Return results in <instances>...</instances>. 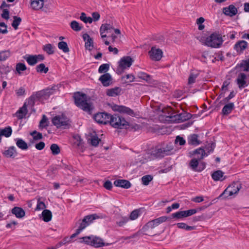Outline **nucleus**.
<instances>
[{"label":"nucleus","mask_w":249,"mask_h":249,"mask_svg":"<svg viewBox=\"0 0 249 249\" xmlns=\"http://www.w3.org/2000/svg\"><path fill=\"white\" fill-rule=\"evenodd\" d=\"M138 77L143 80L148 81L150 79V75L143 72H140L138 73Z\"/></svg>","instance_id":"obj_57"},{"label":"nucleus","mask_w":249,"mask_h":249,"mask_svg":"<svg viewBox=\"0 0 249 249\" xmlns=\"http://www.w3.org/2000/svg\"><path fill=\"white\" fill-rule=\"evenodd\" d=\"M177 225L178 228L185 229L187 231H192L196 229V227L188 226L184 223H178Z\"/></svg>","instance_id":"obj_40"},{"label":"nucleus","mask_w":249,"mask_h":249,"mask_svg":"<svg viewBox=\"0 0 249 249\" xmlns=\"http://www.w3.org/2000/svg\"><path fill=\"white\" fill-rule=\"evenodd\" d=\"M36 71L38 73H46L49 71V68L48 67H46L44 64L41 63L38 65L36 66Z\"/></svg>","instance_id":"obj_36"},{"label":"nucleus","mask_w":249,"mask_h":249,"mask_svg":"<svg viewBox=\"0 0 249 249\" xmlns=\"http://www.w3.org/2000/svg\"><path fill=\"white\" fill-rule=\"evenodd\" d=\"M17 146L22 150H26L28 148L27 143L21 139H15Z\"/></svg>","instance_id":"obj_32"},{"label":"nucleus","mask_w":249,"mask_h":249,"mask_svg":"<svg viewBox=\"0 0 249 249\" xmlns=\"http://www.w3.org/2000/svg\"><path fill=\"white\" fill-rule=\"evenodd\" d=\"M50 149L53 155H58L60 152L59 147L57 144L55 143H53L51 145Z\"/></svg>","instance_id":"obj_44"},{"label":"nucleus","mask_w":249,"mask_h":249,"mask_svg":"<svg viewBox=\"0 0 249 249\" xmlns=\"http://www.w3.org/2000/svg\"><path fill=\"white\" fill-rule=\"evenodd\" d=\"M70 26L73 31L76 32L80 31L83 28V26L75 20H73L71 22Z\"/></svg>","instance_id":"obj_37"},{"label":"nucleus","mask_w":249,"mask_h":249,"mask_svg":"<svg viewBox=\"0 0 249 249\" xmlns=\"http://www.w3.org/2000/svg\"><path fill=\"white\" fill-rule=\"evenodd\" d=\"M223 12L227 16L232 17L237 14V9L234 5H230L228 7L224 8Z\"/></svg>","instance_id":"obj_20"},{"label":"nucleus","mask_w":249,"mask_h":249,"mask_svg":"<svg viewBox=\"0 0 249 249\" xmlns=\"http://www.w3.org/2000/svg\"><path fill=\"white\" fill-rule=\"evenodd\" d=\"M198 135L196 134H193L189 135L188 137V143L190 145H197L199 144L201 142L198 140Z\"/></svg>","instance_id":"obj_24"},{"label":"nucleus","mask_w":249,"mask_h":249,"mask_svg":"<svg viewBox=\"0 0 249 249\" xmlns=\"http://www.w3.org/2000/svg\"><path fill=\"white\" fill-rule=\"evenodd\" d=\"M234 96H235V93H234V91H232L231 92L230 94H229V95L228 97L225 98L223 100L221 101L220 103L221 104H225V103L228 102L230 99H231V98L234 97Z\"/></svg>","instance_id":"obj_54"},{"label":"nucleus","mask_w":249,"mask_h":249,"mask_svg":"<svg viewBox=\"0 0 249 249\" xmlns=\"http://www.w3.org/2000/svg\"><path fill=\"white\" fill-rule=\"evenodd\" d=\"M53 124L57 128L68 129L71 126L70 119L64 114L56 115L52 118Z\"/></svg>","instance_id":"obj_5"},{"label":"nucleus","mask_w":249,"mask_h":249,"mask_svg":"<svg viewBox=\"0 0 249 249\" xmlns=\"http://www.w3.org/2000/svg\"><path fill=\"white\" fill-rule=\"evenodd\" d=\"M198 73H191L188 78V84L191 85L194 84L196 82V79L197 77Z\"/></svg>","instance_id":"obj_50"},{"label":"nucleus","mask_w":249,"mask_h":249,"mask_svg":"<svg viewBox=\"0 0 249 249\" xmlns=\"http://www.w3.org/2000/svg\"><path fill=\"white\" fill-rule=\"evenodd\" d=\"M240 67L243 69L245 71H249V58L246 60H243L240 64Z\"/></svg>","instance_id":"obj_41"},{"label":"nucleus","mask_w":249,"mask_h":249,"mask_svg":"<svg viewBox=\"0 0 249 249\" xmlns=\"http://www.w3.org/2000/svg\"><path fill=\"white\" fill-rule=\"evenodd\" d=\"M48 118L45 115H43L42 116V118L41 120L40 121L39 126L42 128L48 126Z\"/></svg>","instance_id":"obj_51"},{"label":"nucleus","mask_w":249,"mask_h":249,"mask_svg":"<svg viewBox=\"0 0 249 249\" xmlns=\"http://www.w3.org/2000/svg\"><path fill=\"white\" fill-rule=\"evenodd\" d=\"M80 19L85 23H91L93 21L92 18L90 17H87L85 13H82L81 14Z\"/></svg>","instance_id":"obj_42"},{"label":"nucleus","mask_w":249,"mask_h":249,"mask_svg":"<svg viewBox=\"0 0 249 249\" xmlns=\"http://www.w3.org/2000/svg\"><path fill=\"white\" fill-rule=\"evenodd\" d=\"M205 19L203 17H200L196 19V23L198 25V30H202L204 29L205 26L203 24Z\"/></svg>","instance_id":"obj_49"},{"label":"nucleus","mask_w":249,"mask_h":249,"mask_svg":"<svg viewBox=\"0 0 249 249\" xmlns=\"http://www.w3.org/2000/svg\"><path fill=\"white\" fill-rule=\"evenodd\" d=\"M104 187L107 190H110L112 187V185L109 180L106 181L104 184Z\"/></svg>","instance_id":"obj_63"},{"label":"nucleus","mask_w":249,"mask_h":249,"mask_svg":"<svg viewBox=\"0 0 249 249\" xmlns=\"http://www.w3.org/2000/svg\"><path fill=\"white\" fill-rule=\"evenodd\" d=\"M83 38L85 43V47H90L91 46H93V40L88 34H83Z\"/></svg>","instance_id":"obj_35"},{"label":"nucleus","mask_w":249,"mask_h":249,"mask_svg":"<svg viewBox=\"0 0 249 249\" xmlns=\"http://www.w3.org/2000/svg\"><path fill=\"white\" fill-rule=\"evenodd\" d=\"M162 114H160V116L165 117L166 118L170 119V117L173 116L175 112L171 107H167L162 108L161 110Z\"/></svg>","instance_id":"obj_25"},{"label":"nucleus","mask_w":249,"mask_h":249,"mask_svg":"<svg viewBox=\"0 0 249 249\" xmlns=\"http://www.w3.org/2000/svg\"><path fill=\"white\" fill-rule=\"evenodd\" d=\"M44 0H32V9L41 10L44 6Z\"/></svg>","instance_id":"obj_30"},{"label":"nucleus","mask_w":249,"mask_h":249,"mask_svg":"<svg viewBox=\"0 0 249 249\" xmlns=\"http://www.w3.org/2000/svg\"><path fill=\"white\" fill-rule=\"evenodd\" d=\"M168 219L167 216H161L158 218L151 220L148 223L143 227V229L145 230L149 229H153L155 227L158 226L160 223L166 221Z\"/></svg>","instance_id":"obj_12"},{"label":"nucleus","mask_w":249,"mask_h":249,"mask_svg":"<svg viewBox=\"0 0 249 249\" xmlns=\"http://www.w3.org/2000/svg\"><path fill=\"white\" fill-rule=\"evenodd\" d=\"M191 117V114L185 111H183L182 113L179 114H176L175 112V114L173 115V116L170 117V120L171 121L179 123L180 122H184L188 120Z\"/></svg>","instance_id":"obj_11"},{"label":"nucleus","mask_w":249,"mask_h":249,"mask_svg":"<svg viewBox=\"0 0 249 249\" xmlns=\"http://www.w3.org/2000/svg\"><path fill=\"white\" fill-rule=\"evenodd\" d=\"M44 59V56L42 54L32 55V65Z\"/></svg>","instance_id":"obj_39"},{"label":"nucleus","mask_w":249,"mask_h":249,"mask_svg":"<svg viewBox=\"0 0 249 249\" xmlns=\"http://www.w3.org/2000/svg\"><path fill=\"white\" fill-rule=\"evenodd\" d=\"M32 137L35 140H41L43 138L42 133L36 130L32 131Z\"/></svg>","instance_id":"obj_53"},{"label":"nucleus","mask_w":249,"mask_h":249,"mask_svg":"<svg viewBox=\"0 0 249 249\" xmlns=\"http://www.w3.org/2000/svg\"><path fill=\"white\" fill-rule=\"evenodd\" d=\"M247 75L244 73H240L236 80L237 84L240 89H242L247 86Z\"/></svg>","instance_id":"obj_16"},{"label":"nucleus","mask_w":249,"mask_h":249,"mask_svg":"<svg viewBox=\"0 0 249 249\" xmlns=\"http://www.w3.org/2000/svg\"><path fill=\"white\" fill-rule=\"evenodd\" d=\"M109 123L111 126L117 129H126L129 125L124 117L117 114L111 115Z\"/></svg>","instance_id":"obj_2"},{"label":"nucleus","mask_w":249,"mask_h":249,"mask_svg":"<svg viewBox=\"0 0 249 249\" xmlns=\"http://www.w3.org/2000/svg\"><path fill=\"white\" fill-rule=\"evenodd\" d=\"M148 54L150 59L153 61H160L162 56V51L160 48H151V50L149 51Z\"/></svg>","instance_id":"obj_14"},{"label":"nucleus","mask_w":249,"mask_h":249,"mask_svg":"<svg viewBox=\"0 0 249 249\" xmlns=\"http://www.w3.org/2000/svg\"><path fill=\"white\" fill-rule=\"evenodd\" d=\"M109 64H103L101 65L98 69V72L100 73H107V72L109 70Z\"/></svg>","instance_id":"obj_43"},{"label":"nucleus","mask_w":249,"mask_h":249,"mask_svg":"<svg viewBox=\"0 0 249 249\" xmlns=\"http://www.w3.org/2000/svg\"><path fill=\"white\" fill-rule=\"evenodd\" d=\"M160 145H162V149L166 155H169L171 151L173 149V146L171 143H161Z\"/></svg>","instance_id":"obj_34"},{"label":"nucleus","mask_w":249,"mask_h":249,"mask_svg":"<svg viewBox=\"0 0 249 249\" xmlns=\"http://www.w3.org/2000/svg\"><path fill=\"white\" fill-rule=\"evenodd\" d=\"M241 188V184L239 182H234L231 185H229L219 197H221L225 195H226L225 197L231 196L233 195L237 194Z\"/></svg>","instance_id":"obj_8"},{"label":"nucleus","mask_w":249,"mask_h":249,"mask_svg":"<svg viewBox=\"0 0 249 249\" xmlns=\"http://www.w3.org/2000/svg\"><path fill=\"white\" fill-rule=\"evenodd\" d=\"M128 220V219L127 217H123L120 221L117 222V224L120 227H122L126 223Z\"/></svg>","instance_id":"obj_64"},{"label":"nucleus","mask_w":249,"mask_h":249,"mask_svg":"<svg viewBox=\"0 0 249 249\" xmlns=\"http://www.w3.org/2000/svg\"><path fill=\"white\" fill-rule=\"evenodd\" d=\"M113 31L116 35H120L121 31L118 29H115L110 24H103L100 28V33L102 41L105 44L109 47L114 45V42L116 38L112 33Z\"/></svg>","instance_id":"obj_1"},{"label":"nucleus","mask_w":249,"mask_h":249,"mask_svg":"<svg viewBox=\"0 0 249 249\" xmlns=\"http://www.w3.org/2000/svg\"><path fill=\"white\" fill-rule=\"evenodd\" d=\"M12 214H14L18 218H23L25 214V212L23 209L20 207H15L11 210Z\"/></svg>","instance_id":"obj_23"},{"label":"nucleus","mask_w":249,"mask_h":249,"mask_svg":"<svg viewBox=\"0 0 249 249\" xmlns=\"http://www.w3.org/2000/svg\"><path fill=\"white\" fill-rule=\"evenodd\" d=\"M215 147V143L213 142H212L211 143H209L206 146V150L208 151V153H210L211 152H213Z\"/></svg>","instance_id":"obj_58"},{"label":"nucleus","mask_w":249,"mask_h":249,"mask_svg":"<svg viewBox=\"0 0 249 249\" xmlns=\"http://www.w3.org/2000/svg\"><path fill=\"white\" fill-rule=\"evenodd\" d=\"M74 139L75 140V142H74L75 144L78 147H82L83 145V140L81 139L79 136H75L74 137Z\"/></svg>","instance_id":"obj_56"},{"label":"nucleus","mask_w":249,"mask_h":249,"mask_svg":"<svg viewBox=\"0 0 249 249\" xmlns=\"http://www.w3.org/2000/svg\"><path fill=\"white\" fill-rule=\"evenodd\" d=\"M45 144L43 142H40L35 145V147L39 150H42L45 147Z\"/></svg>","instance_id":"obj_62"},{"label":"nucleus","mask_w":249,"mask_h":249,"mask_svg":"<svg viewBox=\"0 0 249 249\" xmlns=\"http://www.w3.org/2000/svg\"><path fill=\"white\" fill-rule=\"evenodd\" d=\"M192 155L195 156V158L201 160L203 159L206 155V153L203 148H199L193 151Z\"/></svg>","instance_id":"obj_26"},{"label":"nucleus","mask_w":249,"mask_h":249,"mask_svg":"<svg viewBox=\"0 0 249 249\" xmlns=\"http://www.w3.org/2000/svg\"><path fill=\"white\" fill-rule=\"evenodd\" d=\"M10 56L9 51H2L0 52V61H3L7 59Z\"/></svg>","instance_id":"obj_52"},{"label":"nucleus","mask_w":249,"mask_h":249,"mask_svg":"<svg viewBox=\"0 0 249 249\" xmlns=\"http://www.w3.org/2000/svg\"><path fill=\"white\" fill-rule=\"evenodd\" d=\"M12 132V130L11 127H6L3 129H1L0 130V135L4 136L5 137H9Z\"/></svg>","instance_id":"obj_38"},{"label":"nucleus","mask_w":249,"mask_h":249,"mask_svg":"<svg viewBox=\"0 0 249 249\" xmlns=\"http://www.w3.org/2000/svg\"><path fill=\"white\" fill-rule=\"evenodd\" d=\"M13 18L14 20L12 23V26L15 30H17L18 28V26L21 21V18L17 16H14Z\"/></svg>","instance_id":"obj_46"},{"label":"nucleus","mask_w":249,"mask_h":249,"mask_svg":"<svg viewBox=\"0 0 249 249\" xmlns=\"http://www.w3.org/2000/svg\"><path fill=\"white\" fill-rule=\"evenodd\" d=\"M100 217V216L95 213L85 216L80 223L79 227L76 230L75 233L71 235V238L76 237L83 230L91 223L94 220L99 218Z\"/></svg>","instance_id":"obj_6"},{"label":"nucleus","mask_w":249,"mask_h":249,"mask_svg":"<svg viewBox=\"0 0 249 249\" xmlns=\"http://www.w3.org/2000/svg\"><path fill=\"white\" fill-rule=\"evenodd\" d=\"M75 103L76 105L83 110L90 113L92 109L91 106L87 102V96L86 94L78 92L74 95Z\"/></svg>","instance_id":"obj_4"},{"label":"nucleus","mask_w":249,"mask_h":249,"mask_svg":"<svg viewBox=\"0 0 249 249\" xmlns=\"http://www.w3.org/2000/svg\"><path fill=\"white\" fill-rule=\"evenodd\" d=\"M27 113V102H25L23 106L20 108L16 113L15 115L18 119H22L25 117Z\"/></svg>","instance_id":"obj_22"},{"label":"nucleus","mask_w":249,"mask_h":249,"mask_svg":"<svg viewBox=\"0 0 249 249\" xmlns=\"http://www.w3.org/2000/svg\"><path fill=\"white\" fill-rule=\"evenodd\" d=\"M54 90V87H52L51 89L47 88L37 92L32 95V100H40L46 99L48 98L50 96L53 94V90Z\"/></svg>","instance_id":"obj_10"},{"label":"nucleus","mask_w":249,"mask_h":249,"mask_svg":"<svg viewBox=\"0 0 249 249\" xmlns=\"http://www.w3.org/2000/svg\"><path fill=\"white\" fill-rule=\"evenodd\" d=\"M45 207H46V206H45V205L44 202H41V201H40V202L38 201V203H37L36 207L35 209V210L39 211V210H43L44 208H45Z\"/></svg>","instance_id":"obj_60"},{"label":"nucleus","mask_w":249,"mask_h":249,"mask_svg":"<svg viewBox=\"0 0 249 249\" xmlns=\"http://www.w3.org/2000/svg\"><path fill=\"white\" fill-rule=\"evenodd\" d=\"M42 219L44 221L48 222L51 220L52 218V212L49 210H44L42 213Z\"/></svg>","instance_id":"obj_33"},{"label":"nucleus","mask_w":249,"mask_h":249,"mask_svg":"<svg viewBox=\"0 0 249 249\" xmlns=\"http://www.w3.org/2000/svg\"><path fill=\"white\" fill-rule=\"evenodd\" d=\"M16 69L17 72L20 74L22 71L26 69V67L24 64L18 63L16 65Z\"/></svg>","instance_id":"obj_48"},{"label":"nucleus","mask_w":249,"mask_h":249,"mask_svg":"<svg viewBox=\"0 0 249 249\" xmlns=\"http://www.w3.org/2000/svg\"><path fill=\"white\" fill-rule=\"evenodd\" d=\"M3 156L7 158H15L17 156V152L15 146H12L2 152Z\"/></svg>","instance_id":"obj_19"},{"label":"nucleus","mask_w":249,"mask_h":249,"mask_svg":"<svg viewBox=\"0 0 249 249\" xmlns=\"http://www.w3.org/2000/svg\"><path fill=\"white\" fill-rule=\"evenodd\" d=\"M223 42L222 36L217 33L212 34L205 40L204 44L209 47H219Z\"/></svg>","instance_id":"obj_7"},{"label":"nucleus","mask_w":249,"mask_h":249,"mask_svg":"<svg viewBox=\"0 0 249 249\" xmlns=\"http://www.w3.org/2000/svg\"><path fill=\"white\" fill-rule=\"evenodd\" d=\"M111 115L106 112H99L96 113L94 119L96 122L99 124H107L109 123Z\"/></svg>","instance_id":"obj_13"},{"label":"nucleus","mask_w":249,"mask_h":249,"mask_svg":"<svg viewBox=\"0 0 249 249\" xmlns=\"http://www.w3.org/2000/svg\"><path fill=\"white\" fill-rule=\"evenodd\" d=\"M198 160H199L195 158L190 160L189 166L190 168L194 171L200 172L204 168V167H203L202 169L197 168L198 165Z\"/></svg>","instance_id":"obj_27"},{"label":"nucleus","mask_w":249,"mask_h":249,"mask_svg":"<svg viewBox=\"0 0 249 249\" xmlns=\"http://www.w3.org/2000/svg\"><path fill=\"white\" fill-rule=\"evenodd\" d=\"M186 141L184 139L180 137V136H178L176 137V139L175 140V143H179L180 145H183L185 144Z\"/></svg>","instance_id":"obj_55"},{"label":"nucleus","mask_w":249,"mask_h":249,"mask_svg":"<svg viewBox=\"0 0 249 249\" xmlns=\"http://www.w3.org/2000/svg\"><path fill=\"white\" fill-rule=\"evenodd\" d=\"M224 173L221 170H217L214 172L212 175V178L215 181H222L225 179V178H223Z\"/></svg>","instance_id":"obj_31"},{"label":"nucleus","mask_w":249,"mask_h":249,"mask_svg":"<svg viewBox=\"0 0 249 249\" xmlns=\"http://www.w3.org/2000/svg\"><path fill=\"white\" fill-rule=\"evenodd\" d=\"M80 243H85L87 245L93 246L95 248H100L105 246H109L110 244L105 243L103 240L95 236H85L80 238Z\"/></svg>","instance_id":"obj_3"},{"label":"nucleus","mask_w":249,"mask_h":249,"mask_svg":"<svg viewBox=\"0 0 249 249\" xmlns=\"http://www.w3.org/2000/svg\"><path fill=\"white\" fill-rule=\"evenodd\" d=\"M153 177L151 175H145L142 178V181L144 185H147L152 180Z\"/></svg>","instance_id":"obj_45"},{"label":"nucleus","mask_w":249,"mask_h":249,"mask_svg":"<svg viewBox=\"0 0 249 249\" xmlns=\"http://www.w3.org/2000/svg\"><path fill=\"white\" fill-rule=\"evenodd\" d=\"M112 109L114 111L126 113L129 115L134 114V111L131 109L124 106L114 105L112 107Z\"/></svg>","instance_id":"obj_17"},{"label":"nucleus","mask_w":249,"mask_h":249,"mask_svg":"<svg viewBox=\"0 0 249 249\" xmlns=\"http://www.w3.org/2000/svg\"><path fill=\"white\" fill-rule=\"evenodd\" d=\"M133 60L130 56H124L119 62V66L116 69L118 74H121L124 71L129 68L132 64Z\"/></svg>","instance_id":"obj_9"},{"label":"nucleus","mask_w":249,"mask_h":249,"mask_svg":"<svg viewBox=\"0 0 249 249\" xmlns=\"http://www.w3.org/2000/svg\"><path fill=\"white\" fill-rule=\"evenodd\" d=\"M141 214V210L140 209H136L133 211L130 214V219L131 220H135Z\"/></svg>","instance_id":"obj_47"},{"label":"nucleus","mask_w":249,"mask_h":249,"mask_svg":"<svg viewBox=\"0 0 249 249\" xmlns=\"http://www.w3.org/2000/svg\"><path fill=\"white\" fill-rule=\"evenodd\" d=\"M234 105L233 103H230L225 105L222 108V113L223 115H228L233 109Z\"/></svg>","instance_id":"obj_28"},{"label":"nucleus","mask_w":249,"mask_h":249,"mask_svg":"<svg viewBox=\"0 0 249 249\" xmlns=\"http://www.w3.org/2000/svg\"><path fill=\"white\" fill-rule=\"evenodd\" d=\"M1 17L5 19H8L9 18V13L8 10L5 9H3L1 14Z\"/></svg>","instance_id":"obj_61"},{"label":"nucleus","mask_w":249,"mask_h":249,"mask_svg":"<svg viewBox=\"0 0 249 249\" xmlns=\"http://www.w3.org/2000/svg\"><path fill=\"white\" fill-rule=\"evenodd\" d=\"M121 89L119 87L108 89L107 90L106 93L108 96L115 97L120 94Z\"/></svg>","instance_id":"obj_29"},{"label":"nucleus","mask_w":249,"mask_h":249,"mask_svg":"<svg viewBox=\"0 0 249 249\" xmlns=\"http://www.w3.org/2000/svg\"><path fill=\"white\" fill-rule=\"evenodd\" d=\"M114 185L116 187H121L125 189L129 188L131 184L127 180L125 179H117L114 181Z\"/></svg>","instance_id":"obj_21"},{"label":"nucleus","mask_w":249,"mask_h":249,"mask_svg":"<svg viewBox=\"0 0 249 249\" xmlns=\"http://www.w3.org/2000/svg\"><path fill=\"white\" fill-rule=\"evenodd\" d=\"M99 80L104 87H108L111 84L112 78L109 73H106L99 77Z\"/></svg>","instance_id":"obj_18"},{"label":"nucleus","mask_w":249,"mask_h":249,"mask_svg":"<svg viewBox=\"0 0 249 249\" xmlns=\"http://www.w3.org/2000/svg\"><path fill=\"white\" fill-rule=\"evenodd\" d=\"M100 141V140L97 137H93L91 139V144L93 146H96Z\"/></svg>","instance_id":"obj_59"},{"label":"nucleus","mask_w":249,"mask_h":249,"mask_svg":"<svg viewBox=\"0 0 249 249\" xmlns=\"http://www.w3.org/2000/svg\"><path fill=\"white\" fill-rule=\"evenodd\" d=\"M151 156L155 158H162L166 156L163 150L162 149V145L159 144L153 148L151 151Z\"/></svg>","instance_id":"obj_15"}]
</instances>
